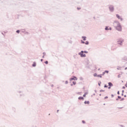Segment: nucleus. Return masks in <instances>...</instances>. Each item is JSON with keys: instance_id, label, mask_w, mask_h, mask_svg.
I'll use <instances>...</instances> for the list:
<instances>
[{"instance_id": "nucleus-6", "label": "nucleus", "mask_w": 127, "mask_h": 127, "mask_svg": "<svg viewBox=\"0 0 127 127\" xmlns=\"http://www.w3.org/2000/svg\"><path fill=\"white\" fill-rule=\"evenodd\" d=\"M123 40H121V39H120L119 41H118V43L119 44H122V43H123Z\"/></svg>"}, {"instance_id": "nucleus-13", "label": "nucleus", "mask_w": 127, "mask_h": 127, "mask_svg": "<svg viewBox=\"0 0 127 127\" xmlns=\"http://www.w3.org/2000/svg\"><path fill=\"white\" fill-rule=\"evenodd\" d=\"M33 67H35V66H36V63H34L32 64Z\"/></svg>"}, {"instance_id": "nucleus-12", "label": "nucleus", "mask_w": 127, "mask_h": 127, "mask_svg": "<svg viewBox=\"0 0 127 127\" xmlns=\"http://www.w3.org/2000/svg\"><path fill=\"white\" fill-rule=\"evenodd\" d=\"M84 104H87L88 105H89L90 104V102H89V101H85L84 102Z\"/></svg>"}, {"instance_id": "nucleus-33", "label": "nucleus", "mask_w": 127, "mask_h": 127, "mask_svg": "<svg viewBox=\"0 0 127 127\" xmlns=\"http://www.w3.org/2000/svg\"><path fill=\"white\" fill-rule=\"evenodd\" d=\"M125 97H127V95H125Z\"/></svg>"}, {"instance_id": "nucleus-18", "label": "nucleus", "mask_w": 127, "mask_h": 127, "mask_svg": "<svg viewBox=\"0 0 127 127\" xmlns=\"http://www.w3.org/2000/svg\"><path fill=\"white\" fill-rule=\"evenodd\" d=\"M45 64H48V61H46L45 62Z\"/></svg>"}, {"instance_id": "nucleus-23", "label": "nucleus", "mask_w": 127, "mask_h": 127, "mask_svg": "<svg viewBox=\"0 0 127 127\" xmlns=\"http://www.w3.org/2000/svg\"><path fill=\"white\" fill-rule=\"evenodd\" d=\"M84 53H88V52H86V51H84L83 52Z\"/></svg>"}, {"instance_id": "nucleus-14", "label": "nucleus", "mask_w": 127, "mask_h": 127, "mask_svg": "<svg viewBox=\"0 0 127 127\" xmlns=\"http://www.w3.org/2000/svg\"><path fill=\"white\" fill-rule=\"evenodd\" d=\"M97 77H98L99 78H102V74L97 75Z\"/></svg>"}, {"instance_id": "nucleus-34", "label": "nucleus", "mask_w": 127, "mask_h": 127, "mask_svg": "<svg viewBox=\"0 0 127 127\" xmlns=\"http://www.w3.org/2000/svg\"><path fill=\"white\" fill-rule=\"evenodd\" d=\"M99 86H101V85L100 84H99Z\"/></svg>"}, {"instance_id": "nucleus-11", "label": "nucleus", "mask_w": 127, "mask_h": 127, "mask_svg": "<svg viewBox=\"0 0 127 127\" xmlns=\"http://www.w3.org/2000/svg\"><path fill=\"white\" fill-rule=\"evenodd\" d=\"M78 99L79 100H84V97H79L78 98Z\"/></svg>"}, {"instance_id": "nucleus-4", "label": "nucleus", "mask_w": 127, "mask_h": 127, "mask_svg": "<svg viewBox=\"0 0 127 127\" xmlns=\"http://www.w3.org/2000/svg\"><path fill=\"white\" fill-rule=\"evenodd\" d=\"M109 9L111 11H113L114 10V7L113 6H109Z\"/></svg>"}, {"instance_id": "nucleus-17", "label": "nucleus", "mask_w": 127, "mask_h": 127, "mask_svg": "<svg viewBox=\"0 0 127 127\" xmlns=\"http://www.w3.org/2000/svg\"><path fill=\"white\" fill-rule=\"evenodd\" d=\"M16 32H17V33H19V32H20V31L19 30H17Z\"/></svg>"}, {"instance_id": "nucleus-7", "label": "nucleus", "mask_w": 127, "mask_h": 127, "mask_svg": "<svg viewBox=\"0 0 127 127\" xmlns=\"http://www.w3.org/2000/svg\"><path fill=\"white\" fill-rule=\"evenodd\" d=\"M106 73H107V74H108V73H109V71H108V70L105 71L104 72H103L102 75H105V74H106Z\"/></svg>"}, {"instance_id": "nucleus-3", "label": "nucleus", "mask_w": 127, "mask_h": 127, "mask_svg": "<svg viewBox=\"0 0 127 127\" xmlns=\"http://www.w3.org/2000/svg\"><path fill=\"white\" fill-rule=\"evenodd\" d=\"M81 43H82L83 44H86V45H88V44H89V42L86 41V42H85L81 40Z\"/></svg>"}, {"instance_id": "nucleus-26", "label": "nucleus", "mask_w": 127, "mask_h": 127, "mask_svg": "<svg viewBox=\"0 0 127 127\" xmlns=\"http://www.w3.org/2000/svg\"><path fill=\"white\" fill-rule=\"evenodd\" d=\"M41 62H42V61H43V59H41Z\"/></svg>"}, {"instance_id": "nucleus-28", "label": "nucleus", "mask_w": 127, "mask_h": 127, "mask_svg": "<svg viewBox=\"0 0 127 127\" xmlns=\"http://www.w3.org/2000/svg\"><path fill=\"white\" fill-rule=\"evenodd\" d=\"M118 94H120V92H119V91L118 92Z\"/></svg>"}, {"instance_id": "nucleus-27", "label": "nucleus", "mask_w": 127, "mask_h": 127, "mask_svg": "<svg viewBox=\"0 0 127 127\" xmlns=\"http://www.w3.org/2000/svg\"><path fill=\"white\" fill-rule=\"evenodd\" d=\"M111 86H109V87H108V89H111Z\"/></svg>"}, {"instance_id": "nucleus-1", "label": "nucleus", "mask_w": 127, "mask_h": 127, "mask_svg": "<svg viewBox=\"0 0 127 127\" xmlns=\"http://www.w3.org/2000/svg\"><path fill=\"white\" fill-rule=\"evenodd\" d=\"M116 29L118 30V31H122V26H121V24L119 23H117Z\"/></svg>"}, {"instance_id": "nucleus-10", "label": "nucleus", "mask_w": 127, "mask_h": 127, "mask_svg": "<svg viewBox=\"0 0 127 127\" xmlns=\"http://www.w3.org/2000/svg\"><path fill=\"white\" fill-rule=\"evenodd\" d=\"M82 39H83L84 41H86V37L83 36V37H82Z\"/></svg>"}, {"instance_id": "nucleus-16", "label": "nucleus", "mask_w": 127, "mask_h": 127, "mask_svg": "<svg viewBox=\"0 0 127 127\" xmlns=\"http://www.w3.org/2000/svg\"><path fill=\"white\" fill-rule=\"evenodd\" d=\"M116 16L118 18H119V19H120V16L118 14H117Z\"/></svg>"}, {"instance_id": "nucleus-29", "label": "nucleus", "mask_w": 127, "mask_h": 127, "mask_svg": "<svg viewBox=\"0 0 127 127\" xmlns=\"http://www.w3.org/2000/svg\"><path fill=\"white\" fill-rule=\"evenodd\" d=\"M127 67H126V68H125V70H127Z\"/></svg>"}, {"instance_id": "nucleus-25", "label": "nucleus", "mask_w": 127, "mask_h": 127, "mask_svg": "<svg viewBox=\"0 0 127 127\" xmlns=\"http://www.w3.org/2000/svg\"><path fill=\"white\" fill-rule=\"evenodd\" d=\"M83 97H86V94L83 95Z\"/></svg>"}, {"instance_id": "nucleus-2", "label": "nucleus", "mask_w": 127, "mask_h": 127, "mask_svg": "<svg viewBox=\"0 0 127 127\" xmlns=\"http://www.w3.org/2000/svg\"><path fill=\"white\" fill-rule=\"evenodd\" d=\"M79 55H80L81 57H86V55L84 54V52L82 51L80 53H79Z\"/></svg>"}, {"instance_id": "nucleus-9", "label": "nucleus", "mask_w": 127, "mask_h": 127, "mask_svg": "<svg viewBox=\"0 0 127 127\" xmlns=\"http://www.w3.org/2000/svg\"><path fill=\"white\" fill-rule=\"evenodd\" d=\"M108 85L110 87H113V83H112L111 82H109Z\"/></svg>"}, {"instance_id": "nucleus-32", "label": "nucleus", "mask_w": 127, "mask_h": 127, "mask_svg": "<svg viewBox=\"0 0 127 127\" xmlns=\"http://www.w3.org/2000/svg\"><path fill=\"white\" fill-rule=\"evenodd\" d=\"M43 58H44V56H43Z\"/></svg>"}, {"instance_id": "nucleus-30", "label": "nucleus", "mask_w": 127, "mask_h": 127, "mask_svg": "<svg viewBox=\"0 0 127 127\" xmlns=\"http://www.w3.org/2000/svg\"><path fill=\"white\" fill-rule=\"evenodd\" d=\"M99 96H102V94H99Z\"/></svg>"}, {"instance_id": "nucleus-22", "label": "nucleus", "mask_w": 127, "mask_h": 127, "mask_svg": "<svg viewBox=\"0 0 127 127\" xmlns=\"http://www.w3.org/2000/svg\"><path fill=\"white\" fill-rule=\"evenodd\" d=\"M82 123L83 124H85L86 122L84 121H82Z\"/></svg>"}, {"instance_id": "nucleus-5", "label": "nucleus", "mask_w": 127, "mask_h": 127, "mask_svg": "<svg viewBox=\"0 0 127 127\" xmlns=\"http://www.w3.org/2000/svg\"><path fill=\"white\" fill-rule=\"evenodd\" d=\"M105 30H112V28L109 27H106Z\"/></svg>"}, {"instance_id": "nucleus-24", "label": "nucleus", "mask_w": 127, "mask_h": 127, "mask_svg": "<svg viewBox=\"0 0 127 127\" xmlns=\"http://www.w3.org/2000/svg\"><path fill=\"white\" fill-rule=\"evenodd\" d=\"M123 89H126V87L125 86H123Z\"/></svg>"}, {"instance_id": "nucleus-19", "label": "nucleus", "mask_w": 127, "mask_h": 127, "mask_svg": "<svg viewBox=\"0 0 127 127\" xmlns=\"http://www.w3.org/2000/svg\"><path fill=\"white\" fill-rule=\"evenodd\" d=\"M73 85H76V82L75 81H73Z\"/></svg>"}, {"instance_id": "nucleus-31", "label": "nucleus", "mask_w": 127, "mask_h": 127, "mask_svg": "<svg viewBox=\"0 0 127 127\" xmlns=\"http://www.w3.org/2000/svg\"><path fill=\"white\" fill-rule=\"evenodd\" d=\"M78 9H80V8H77Z\"/></svg>"}, {"instance_id": "nucleus-15", "label": "nucleus", "mask_w": 127, "mask_h": 127, "mask_svg": "<svg viewBox=\"0 0 127 127\" xmlns=\"http://www.w3.org/2000/svg\"><path fill=\"white\" fill-rule=\"evenodd\" d=\"M93 76H94V77H97V76H98V74H97V73H94L93 74Z\"/></svg>"}, {"instance_id": "nucleus-21", "label": "nucleus", "mask_w": 127, "mask_h": 127, "mask_svg": "<svg viewBox=\"0 0 127 127\" xmlns=\"http://www.w3.org/2000/svg\"><path fill=\"white\" fill-rule=\"evenodd\" d=\"M108 96H106V97H104V99H108Z\"/></svg>"}, {"instance_id": "nucleus-20", "label": "nucleus", "mask_w": 127, "mask_h": 127, "mask_svg": "<svg viewBox=\"0 0 127 127\" xmlns=\"http://www.w3.org/2000/svg\"><path fill=\"white\" fill-rule=\"evenodd\" d=\"M104 88H108V86H107L106 85H105Z\"/></svg>"}, {"instance_id": "nucleus-8", "label": "nucleus", "mask_w": 127, "mask_h": 127, "mask_svg": "<svg viewBox=\"0 0 127 127\" xmlns=\"http://www.w3.org/2000/svg\"><path fill=\"white\" fill-rule=\"evenodd\" d=\"M77 80V77L74 76L73 77H72L71 78H70V80Z\"/></svg>"}]
</instances>
